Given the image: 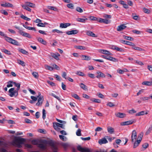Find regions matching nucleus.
<instances>
[{
    "label": "nucleus",
    "instance_id": "338daca9",
    "mask_svg": "<svg viewBox=\"0 0 152 152\" xmlns=\"http://www.w3.org/2000/svg\"><path fill=\"white\" fill-rule=\"evenodd\" d=\"M20 83H16L15 84V86L17 87V88L16 90L18 91L20 89Z\"/></svg>",
    "mask_w": 152,
    "mask_h": 152
},
{
    "label": "nucleus",
    "instance_id": "69168bd1",
    "mask_svg": "<svg viewBox=\"0 0 152 152\" xmlns=\"http://www.w3.org/2000/svg\"><path fill=\"white\" fill-rule=\"evenodd\" d=\"M52 32L54 33L55 32H57L58 33L62 34L63 33V32L61 31H59L58 29H54L52 30Z\"/></svg>",
    "mask_w": 152,
    "mask_h": 152
},
{
    "label": "nucleus",
    "instance_id": "aec40b11",
    "mask_svg": "<svg viewBox=\"0 0 152 152\" xmlns=\"http://www.w3.org/2000/svg\"><path fill=\"white\" fill-rule=\"evenodd\" d=\"M148 111H142L136 114V116H139L140 115H143L145 114L147 115L148 114Z\"/></svg>",
    "mask_w": 152,
    "mask_h": 152
},
{
    "label": "nucleus",
    "instance_id": "f704fd0d",
    "mask_svg": "<svg viewBox=\"0 0 152 152\" xmlns=\"http://www.w3.org/2000/svg\"><path fill=\"white\" fill-rule=\"evenodd\" d=\"M140 140H137L136 141H135L134 143L133 146L134 148H135L137 147L139 144L140 142Z\"/></svg>",
    "mask_w": 152,
    "mask_h": 152
},
{
    "label": "nucleus",
    "instance_id": "6ab92c4d",
    "mask_svg": "<svg viewBox=\"0 0 152 152\" xmlns=\"http://www.w3.org/2000/svg\"><path fill=\"white\" fill-rule=\"evenodd\" d=\"M86 34L88 36L91 37H96L97 36L93 32L90 31H87L86 32Z\"/></svg>",
    "mask_w": 152,
    "mask_h": 152
},
{
    "label": "nucleus",
    "instance_id": "412c9836",
    "mask_svg": "<svg viewBox=\"0 0 152 152\" xmlns=\"http://www.w3.org/2000/svg\"><path fill=\"white\" fill-rule=\"evenodd\" d=\"M53 125H54L58 127H61L63 129H64L65 126L63 124H60L58 123H54Z\"/></svg>",
    "mask_w": 152,
    "mask_h": 152
},
{
    "label": "nucleus",
    "instance_id": "f257e3e1",
    "mask_svg": "<svg viewBox=\"0 0 152 152\" xmlns=\"http://www.w3.org/2000/svg\"><path fill=\"white\" fill-rule=\"evenodd\" d=\"M18 91L16 90H15L14 88H10L9 91L10 96L11 97H17L18 94Z\"/></svg>",
    "mask_w": 152,
    "mask_h": 152
},
{
    "label": "nucleus",
    "instance_id": "4c0bfd02",
    "mask_svg": "<svg viewBox=\"0 0 152 152\" xmlns=\"http://www.w3.org/2000/svg\"><path fill=\"white\" fill-rule=\"evenodd\" d=\"M91 100L93 102H96L97 103H100L101 102V101L100 100L95 98L91 99Z\"/></svg>",
    "mask_w": 152,
    "mask_h": 152
},
{
    "label": "nucleus",
    "instance_id": "e433bc0d",
    "mask_svg": "<svg viewBox=\"0 0 152 152\" xmlns=\"http://www.w3.org/2000/svg\"><path fill=\"white\" fill-rule=\"evenodd\" d=\"M1 51L2 52H3L6 54H7L8 55H10L11 54V53L10 51L8 50H6L5 49H3L1 50Z\"/></svg>",
    "mask_w": 152,
    "mask_h": 152
},
{
    "label": "nucleus",
    "instance_id": "a211bd4d",
    "mask_svg": "<svg viewBox=\"0 0 152 152\" xmlns=\"http://www.w3.org/2000/svg\"><path fill=\"white\" fill-rule=\"evenodd\" d=\"M83 17V18H78L76 20L78 22L84 23L86 22V21L88 20V19L85 17Z\"/></svg>",
    "mask_w": 152,
    "mask_h": 152
},
{
    "label": "nucleus",
    "instance_id": "5fc2aeb1",
    "mask_svg": "<svg viewBox=\"0 0 152 152\" xmlns=\"http://www.w3.org/2000/svg\"><path fill=\"white\" fill-rule=\"evenodd\" d=\"M67 7L69 8L73 9L74 8V6L72 4L70 3L67 5Z\"/></svg>",
    "mask_w": 152,
    "mask_h": 152
},
{
    "label": "nucleus",
    "instance_id": "cd10ccee",
    "mask_svg": "<svg viewBox=\"0 0 152 152\" xmlns=\"http://www.w3.org/2000/svg\"><path fill=\"white\" fill-rule=\"evenodd\" d=\"M32 144L35 145H37L39 143L41 142H42L40 140H39L34 139L32 140Z\"/></svg>",
    "mask_w": 152,
    "mask_h": 152
},
{
    "label": "nucleus",
    "instance_id": "3c124183",
    "mask_svg": "<svg viewBox=\"0 0 152 152\" xmlns=\"http://www.w3.org/2000/svg\"><path fill=\"white\" fill-rule=\"evenodd\" d=\"M103 17L106 18L110 19L111 18V16L110 15L106 14H104L103 16Z\"/></svg>",
    "mask_w": 152,
    "mask_h": 152
},
{
    "label": "nucleus",
    "instance_id": "052dcab7",
    "mask_svg": "<svg viewBox=\"0 0 152 152\" xmlns=\"http://www.w3.org/2000/svg\"><path fill=\"white\" fill-rule=\"evenodd\" d=\"M76 10L77 11L80 13H81L83 12L82 9L79 7H77Z\"/></svg>",
    "mask_w": 152,
    "mask_h": 152
},
{
    "label": "nucleus",
    "instance_id": "49530a36",
    "mask_svg": "<svg viewBox=\"0 0 152 152\" xmlns=\"http://www.w3.org/2000/svg\"><path fill=\"white\" fill-rule=\"evenodd\" d=\"M114 48H113V49L117 51H119L120 52H123L124 51V50L121 48H120L117 46L114 47Z\"/></svg>",
    "mask_w": 152,
    "mask_h": 152
},
{
    "label": "nucleus",
    "instance_id": "dca6fc26",
    "mask_svg": "<svg viewBox=\"0 0 152 152\" xmlns=\"http://www.w3.org/2000/svg\"><path fill=\"white\" fill-rule=\"evenodd\" d=\"M78 32V31L77 30H72L71 31L66 32V34L68 35L74 34H77Z\"/></svg>",
    "mask_w": 152,
    "mask_h": 152
},
{
    "label": "nucleus",
    "instance_id": "4468645a",
    "mask_svg": "<svg viewBox=\"0 0 152 152\" xmlns=\"http://www.w3.org/2000/svg\"><path fill=\"white\" fill-rule=\"evenodd\" d=\"M106 59L113 62H116L118 61V60L116 58L109 56H106Z\"/></svg>",
    "mask_w": 152,
    "mask_h": 152
},
{
    "label": "nucleus",
    "instance_id": "2eb2a0df",
    "mask_svg": "<svg viewBox=\"0 0 152 152\" xmlns=\"http://www.w3.org/2000/svg\"><path fill=\"white\" fill-rule=\"evenodd\" d=\"M108 132L110 134H113L114 133V129L111 126H108L107 128Z\"/></svg>",
    "mask_w": 152,
    "mask_h": 152
},
{
    "label": "nucleus",
    "instance_id": "de8ad7c7",
    "mask_svg": "<svg viewBox=\"0 0 152 152\" xmlns=\"http://www.w3.org/2000/svg\"><path fill=\"white\" fill-rule=\"evenodd\" d=\"M132 48L133 49H134L135 50H138V51H142L143 50V49H142L139 47H136V46H133L132 47Z\"/></svg>",
    "mask_w": 152,
    "mask_h": 152
},
{
    "label": "nucleus",
    "instance_id": "09e8293b",
    "mask_svg": "<svg viewBox=\"0 0 152 152\" xmlns=\"http://www.w3.org/2000/svg\"><path fill=\"white\" fill-rule=\"evenodd\" d=\"M0 35L4 37L5 40L7 39V38L8 37L3 32L0 31Z\"/></svg>",
    "mask_w": 152,
    "mask_h": 152
},
{
    "label": "nucleus",
    "instance_id": "4be33fe9",
    "mask_svg": "<svg viewBox=\"0 0 152 152\" xmlns=\"http://www.w3.org/2000/svg\"><path fill=\"white\" fill-rule=\"evenodd\" d=\"M108 142L107 139L105 138H103L100 140L99 141V143L100 144H105Z\"/></svg>",
    "mask_w": 152,
    "mask_h": 152
},
{
    "label": "nucleus",
    "instance_id": "39448f33",
    "mask_svg": "<svg viewBox=\"0 0 152 152\" xmlns=\"http://www.w3.org/2000/svg\"><path fill=\"white\" fill-rule=\"evenodd\" d=\"M77 149L81 152H90V151L88 148H83L80 145L77 147Z\"/></svg>",
    "mask_w": 152,
    "mask_h": 152
},
{
    "label": "nucleus",
    "instance_id": "7c9ffc66",
    "mask_svg": "<svg viewBox=\"0 0 152 152\" xmlns=\"http://www.w3.org/2000/svg\"><path fill=\"white\" fill-rule=\"evenodd\" d=\"M80 86L81 88L85 90H88L87 86L83 83H80Z\"/></svg>",
    "mask_w": 152,
    "mask_h": 152
},
{
    "label": "nucleus",
    "instance_id": "473e14b6",
    "mask_svg": "<svg viewBox=\"0 0 152 152\" xmlns=\"http://www.w3.org/2000/svg\"><path fill=\"white\" fill-rule=\"evenodd\" d=\"M75 48L79 50H85L86 48L83 46H75Z\"/></svg>",
    "mask_w": 152,
    "mask_h": 152
},
{
    "label": "nucleus",
    "instance_id": "ddd939ff",
    "mask_svg": "<svg viewBox=\"0 0 152 152\" xmlns=\"http://www.w3.org/2000/svg\"><path fill=\"white\" fill-rule=\"evenodd\" d=\"M51 56L56 60H58L59 59L58 57L60 56V55L58 53H51Z\"/></svg>",
    "mask_w": 152,
    "mask_h": 152
},
{
    "label": "nucleus",
    "instance_id": "0eeeda50",
    "mask_svg": "<svg viewBox=\"0 0 152 152\" xmlns=\"http://www.w3.org/2000/svg\"><path fill=\"white\" fill-rule=\"evenodd\" d=\"M97 21L100 23H104L106 24L109 23L111 22V20L107 19H104L99 18Z\"/></svg>",
    "mask_w": 152,
    "mask_h": 152
},
{
    "label": "nucleus",
    "instance_id": "9d476101",
    "mask_svg": "<svg viewBox=\"0 0 152 152\" xmlns=\"http://www.w3.org/2000/svg\"><path fill=\"white\" fill-rule=\"evenodd\" d=\"M127 27L125 24H122L119 26L117 28V30L118 31H121L125 29Z\"/></svg>",
    "mask_w": 152,
    "mask_h": 152
},
{
    "label": "nucleus",
    "instance_id": "4d7b16f0",
    "mask_svg": "<svg viewBox=\"0 0 152 152\" xmlns=\"http://www.w3.org/2000/svg\"><path fill=\"white\" fill-rule=\"evenodd\" d=\"M143 133L142 132H141L138 136V138L139 139L138 140H140L141 141L142 137L143 136Z\"/></svg>",
    "mask_w": 152,
    "mask_h": 152
},
{
    "label": "nucleus",
    "instance_id": "6e6552de",
    "mask_svg": "<svg viewBox=\"0 0 152 152\" xmlns=\"http://www.w3.org/2000/svg\"><path fill=\"white\" fill-rule=\"evenodd\" d=\"M43 100L44 99L43 96H40L39 98L38 102L36 103V105L38 106H41L42 104Z\"/></svg>",
    "mask_w": 152,
    "mask_h": 152
},
{
    "label": "nucleus",
    "instance_id": "f3484780",
    "mask_svg": "<svg viewBox=\"0 0 152 152\" xmlns=\"http://www.w3.org/2000/svg\"><path fill=\"white\" fill-rule=\"evenodd\" d=\"M1 6L5 7H13V5L9 3H5L4 4H1Z\"/></svg>",
    "mask_w": 152,
    "mask_h": 152
},
{
    "label": "nucleus",
    "instance_id": "58836bf2",
    "mask_svg": "<svg viewBox=\"0 0 152 152\" xmlns=\"http://www.w3.org/2000/svg\"><path fill=\"white\" fill-rule=\"evenodd\" d=\"M97 74L99 75V76L101 77H105V75L103 73L99 72V71H98L97 72Z\"/></svg>",
    "mask_w": 152,
    "mask_h": 152
},
{
    "label": "nucleus",
    "instance_id": "a878e982",
    "mask_svg": "<svg viewBox=\"0 0 152 152\" xmlns=\"http://www.w3.org/2000/svg\"><path fill=\"white\" fill-rule=\"evenodd\" d=\"M115 115L118 117L123 118L124 117L125 115L123 113H118L115 114Z\"/></svg>",
    "mask_w": 152,
    "mask_h": 152
},
{
    "label": "nucleus",
    "instance_id": "37998d69",
    "mask_svg": "<svg viewBox=\"0 0 152 152\" xmlns=\"http://www.w3.org/2000/svg\"><path fill=\"white\" fill-rule=\"evenodd\" d=\"M33 76L36 78H38L39 77V75L38 73L36 72H33L32 74Z\"/></svg>",
    "mask_w": 152,
    "mask_h": 152
},
{
    "label": "nucleus",
    "instance_id": "393cba45",
    "mask_svg": "<svg viewBox=\"0 0 152 152\" xmlns=\"http://www.w3.org/2000/svg\"><path fill=\"white\" fill-rule=\"evenodd\" d=\"M25 5L34 8L35 7V4L33 3L28 2H25Z\"/></svg>",
    "mask_w": 152,
    "mask_h": 152
},
{
    "label": "nucleus",
    "instance_id": "bb28decb",
    "mask_svg": "<svg viewBox=\"0 0 152 152\" xmlns=\"http://www.w3.org/2000/svg\"><path fill=\"white\" fill-rule=\"evenodd\" d=\"M142 85H145L147 86H152V82L145 81L143 82L142 83Z\"/></svg>",
    "mask_w": 152,
    "mask_h": 152
},
{
    "label": "nucleus",
    "instance_id": "c85d7f7f",
    "mask_svg": "<svg viewBox=\"0 0 152 152\" xmlns=\"http://www.w3.org/2000/svg\"><path fill=\"white\" fill-rule=\"evenodd\" d=\"M18 51L22 54L25 55H28V52L27 51L23 49L19 48Z\"/></svg>",
    "mask_w": 152,
    "mask_h": 152
},
{
    "label": "nucleus",
    "instance_id": "c756f323",
    "mask_svg": "<svg viewBox=\"0 0 152 152\" xmlns=\"http://www.w3.org/2000/svg\"><path fill=\"white\" fill-rule=\"evenodd\" d=\"M22 7L24 9L29 12H31V9L28 7V6L25 4H22L21 5Z\"/></svg>",
    "mask_w": 152,
    "mask_h": 152
},
{
    "label": "nucleus",
    "instance_id": "2f4dec72",
    "mask_svg": "<svg viewBox=\"0 0 152 152\" xmlns=\"http://www.w3.org/2000/svg\"><path fill=\"white\" fill-rule=\"evenodd\" d=\"M123 37L124 39L130 41H133L134 39L133 38L131 37L127 36L125 35H123Z\"/></svg>",
    "mask_w": 152,
    "mask_h": 152
},
{
    "label": "nucleus",
    "instance_id": "20e7f679",
    "mask_svg": "<svg viewBox=\"0 0 152 152\" xmlns=\"http://www.w3.org/2000/svg\"><path fill=\"white\" fill-rule=\"evenodd\" d=\"M137 137L136 132L135 130H134L132 132L131 136L132 142H133L136 141L137 139Z\"/></svg>",
    "mask_w": 152,
    "mask_h": 152
},
{
    "label": "nucleus",
    "instance_id": "72a5a7b5",
    "mask_svg": "<svg viewBox=\"0 0 152 152\" xmlns=\"http://www.w3.org/2000/svg\"><path fill=\"white\" fill-rule=\"evenodd\" d=\"M82 57H83V60L88 61L91 59V57L89 56L84 55H82Z\"/></svg>",
    "mask_w": 152,
    "mask_h": 152
},
{
    "label": "nucleus",
    "instance_id": "680f3d73",
    "mask_svg": "<svg viewBox=\"0 0 152 152\" xmlns=\"http://www.w3.org/2000/svg\"><path fill=\"white\" fill-rule=\"evenodd\" d=\"M107 105V106L111 107H113L115 106L114 104L111 102H108Z\"/></svg>",
    "mask_w": 152,
    "mask_h": 152
},
{
    "label": "nucleus",
    "instance_id": "1a4fd4ad",
    "mask_svg": "<svg viewBox=\"0 0 152 152\" xmlns=\"http://www.w3.org/2000/svg\"><path fill=\"white\" fill-rule=\"evenodd\" d=\"M134 122V121L133 120H129L126 121L122 122L121 123V124L122 126L129 125L131 124Z\"/></svg>",
    "mask_w": 152,
    "mask_h": 152
},
{
    "label": "nucleus",
    "instance_id": "c9c22d12",
    "mask_svg": "<svg viewBox=\"0 0 152 152\" xmlns=\"http://www.w3.org/2000/svg\"><path fill=\"white\" fill-rule=\"evenodd\" d=\"M18 63L22 65L23 66H25V63L23 61H21L20 60H17Z\"/></svg>",
    "mask_w": 152,
    "mask_h": 152
},
{
    "label": "nucleus",
    "instance_id": "e2e57ef3",
    "mask_svg": "<svg viewBox=\"0 0 152 152\" xmlns=\"http://www.w3.org/2000/svg\"><path fill=\"white\" fill-rule=\"evenodd\" d=\"M89 18L91 20H97V18L94 17L93 16H91L89 17Z\"/></svg>",
    "mask_w": 152,
    "mask_h": 152
},
{
    "label": "nucleus",
    "instance_id": "6e6d98bb",
    "mask_svg": "<svg viewBox=\"0 0 152 152\" xmlns=\"http://www.w3.org/2000/svg\"><path fill=\"white\" fill-rule=\"evenodd\" d=\"M143 11L145 13L147 14H149L151 12V11L145 8H143Z\"/></svg>",
    "mask_w": 152,
    "mask_h": 152
},
{
    "label": "nucleus",
    "instance_id": "c03bdc74",
    "mask_svg": "<svg viewBox=\"0 0 152 152\" xmlns=\"http://www.w3.org/2000/svg\"><path fill=\"white\" fill-rule=\"evenodd\" d=\"M20 17L25 20H27V21H29L31 20V19L30 18H27V17L25 16L24 15H22L21 16H20Z\"/></svg>",
    "mask_w": 152,
    "mask_h": 152
},
{
    "label": "nucleus",
    "instance_id": "603ef678",
    "mask_svg": "<svg viewBox=\"0 0 152 152\" xmlns=\"http://www.w3.org/2000/svg\"><path fill=\"white\" fill-rule=\"evenodd\" d=\"M132 16L133 19L136 20H137L139 17L138 16H137L136 14H132Z\"/></svg>",
    "mask_w": 152,
    "mask_h": 152
},
{
    "label": "nucleus",
    "instance_id": "ea45409f",
    "mask_svg": "<svg viewBox=\"0 0 152 152\" xmlns=\"http://www.w3.org/2000/svg\"><path fill=\"white\" fill-rule=\"evenodd\" d=\"M48 8L50 10H54L55 11H58L57 8L54 7L49 6L48 7Z\"/></svg>",
    "mask_w": 152,
    "mask_h": 152
},
{
    "label": "nucleus",
    "instance_id": "9b49d317",
    "mask_svg": "<svg viewBox=\"0 0 152 152\" xmlns=\"http://www.w3.org/2000/svg\"><path fill=\"white\" fill-rule=\"evenodd\" d=\"M70 25V24L69 23H61L59 27L61 28H65L69 26Z\"/></svg>",
    "mask_w": 152,
    "mask_h": 152
},
{
    "label": "nucleus",
    "instance_id": "7ed1b4c3",
    "mask_svg": "<svg viewBox=\"0 0 152 152\" xmlns=\"http://www.w3.org/2000/svg\"><path fill=\"white\" fill-rule=\"evenodd\" d=\"M47 144L51 146L52 149L53 151V152H57V147L53 142L52 141H48Z\"/></svg>",
    "mask_w": 152,
    "mask_h": 152
},
{
    "label": "nucleus",
    "instance_id": "0e129e2a",
    "mask_svg": "<svg viewBox=\"0 0 152 152\" xmlns=\"http://www.w3.org/2000/svg\"><path fill=\"white\" fill-rule=\"evenodd\" d=\"M46 117L45 110L44 109L42 110V118L44 120Z\"/></svg>",
    "mask_w": 152,
    "mask_h": 152
},
{
    "label": "nucleus",
    "instance_id": "b1692460",
    "mask_svg": "<svg viewBox=\"0 0 152 152\" xmlns=\"http://www.w3.org/2000/svg\"><path fill=\"white\" fill-rule=\"evenodd\" d=\"M38 147L42 150H45L46 148V146L42 143L38 144Z\"/></svg>",
    "mask_w": 152,
    "mask_h": 152
},
{
    "label": "nucleus",
    "instance_id": "423d86ee",
    "mask_svg": "<svg viewBox=\"0 0 152 152\" xmlns=\"http://www.w3.org/2000/svg\"><path fill=\"white\" fill-rule=\"evenodd\" d=\"M16 142L18 144H23L25 142V140L23 138L18 137L15 140Z\"/></svg>",
    "mask_w": 152,
    "mask_h": 152
},
{
    "label": "nucleus",
    "instance_id": "79ce46f5",
    "mask_svg": "<svg viewBox=\"0 0 152 152\" xmlns=\"http://www.w3.org/2000/svg\"><path fill=\"white\" fill-rule=\"evenodd\" d=\"M76 74L78 75L81 76H85L84 74L82 72H81L80 71H77Z\"/></svg>",
    "mask_w": 152,
    "mask_h": 152
},
{
    "label": "nucleus",
    "instance_id": "8fccbe9b",
    "mask_svg": "<svg viewBox=\"0 0 152 152\" xmlns=\"http://www.w3.org/2000/svg\"><path fill=\"white\" fill-rule=\"evenodd\" d=\"M49 95H51L52 96H53V97H54L55 98H56L57 99H58V100H60V98L58 96H57L55 94H54V93H50V94Z\"/></svg>",
    "mask_w": 152,
    "mask_h": 152
},
{
    "label": "nucleus",
    "instance_id": "864d4df0",
    "mask_svg": "<svg viewBox=\"0 0 152 152\" xmlns=\"http://www.w3.org/2000/svg\"><path fill=\"white\" fill-rule=\"evenodd\" d=\"M152 130V126L151 127H150L147 130L145 133L146 135H148L149 133H150L151 131Z\"/></svg>",
    "mask_w": 152,
    "mask_h": 152
},
{
    "label": "nucleus",
    "instance_id": "f03ea898",
    "mask_svg": "<svg viewBox=\"0 0 152 152\" xmlns=\"http://www.w3.org/2000/svg\"><path fill=\"white\" fill-rule=\"evenodd\" d=\"M6 40L10 43L17 46L20 45L19 42L17 41L8 37Z\"/></svg>",
    "mask_w": 152,
    "mask_h": 152
},
{
    "label": "nucleus",
    "instance_id": "a18cd8bd",
    "mask_svg": "<svg viewBox=\"0 0 152 152\" xmlns=\"http://www.w3.org/2000/svg\"><path fill=\"white\" fill-rule=\"evenodd\" d=\"M23 36L29 38H31V36L30 34L25 32L24 34H23Z\"/></svg>",
    "mask_w": 152,
    "mask_h": 152
},
{
    "label": "nucleus",
    "instance_id": "13d9d810",
    "mask_svg": "<svg viewBox=\"0 0 152 152\" xmlns=\"http://www.w3.org/2000/svg\"><path fill=\"white\" fill-rule=\"evenodd\" d=\"M72 96L75 98L77 99H80V97L78 95L76 94H72Z\"/></svg>",
    "mask_w": 152,
    "mask_h": 152
},
{
    "label": "nucleus",
    "instance_id": "f8f14e48",
    "mask_svg": "<svg viewBox=\"0 0 152 152\" xmlns=\"http://www.w3.org/2000/svg\"><path fill=\"white\" fill-rule=\"evenodd\" d=\"M99 52L101 53L112 56V54L109 51L104 50H100Z\"/></svg>",
    "mask_w": 152,
    "mask_h": 152
},
{
    "label": "nucleus",
    "instance_id": "5701e85b",
    "mask_svg": "<svg viewBox=\"0 0 152 152\" xmlns=\"http://www.w3.org/2000/svg\"><path fill=\"white\" fill-rule=\"evenodd\" d=\"M37 39L38 41L39 42H41L42 44L44 45H46L47 44V42L46 41L44 40L43 39L40 37H38L37 38Z\"/></svg>",
    "mask_w": 152,
    "mask_h": 152
},
{
    "label": "nucleus",
    "instance_id": "bf43d9fd",
    "mask_svg": "<svg viewBox=\"0 0 152 152\" xmlns=\"http://www.w3.org/2000/svg\"><path fill=\"white\" fill-rule=\"evenodd\" d=\"M76 135L78 136H80L81 135V129H78L76 132Z\"/></svg>",
    "mask_w": 152,
    "mask_h": 152
},
{
    "label": "nucleus",
    "instance_id": "774afa93",
    "mask_svg": "<svg viewBox=\"0 0 152 152\" xmlns=\"http://www.w3.org/2000/svg\"><path fill=\"white\" fill-rule=\"evenodd\" d=\"M12 81H9L7 83V87L9 88L10 87H12L13 86L12 84Z\"/></svg>",
    "mask_w": 152,
    "mask_h": 152
},
{
    "label": "nucleus",
    "instance_id": "a19ab883",
    "mask_svg": "<svg viewBox=\"0 0 152 152\" xmlns=\"http://www.w3.org/2000/svg\"><path fill=\"white\" fill-rule=\"evenodd\" d=\"M45 68L46 69L52 71L53 70L54 68L51 66L47 65H45Z\"/></svg>",
    "mask_w": 152,
    "mask_h": 152
}]
</instances>
